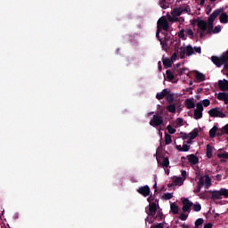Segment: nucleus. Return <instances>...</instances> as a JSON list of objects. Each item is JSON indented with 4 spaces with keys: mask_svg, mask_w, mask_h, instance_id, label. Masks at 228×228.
<instances>
[{
    "mask_svg": "<svg viewBox=\"0 0 228 228\" xmlns=\"http://www.w3.org/2000/svg\"><path fill=\"white\" fill-rule=\"evenodd\" d=\"M192 206H193V208H192L193 211L199 212V211H200L202 209V207L199 203L198 204H194Z\"/></svg>",
    "mask_w": 228,
    "mask_h": 228,
    "instance_id": "nucleus-44",
    "label": "nucleus"
},
{
    "mask_svg": "<svg viewBox=\"0 0 228 228\" xmlns=\"http://www.w3.org/2000/svg\"><path fill=\"white\" fill-rule=\"evenodd\" d=\"M181 138H183V140H188V138H190V135H188V134H186L184 132H182Z\"/></svg>",
    "mask_w": 228,
    "mask_h": 228,
    "instance_id": "nucleus-49",
    "label": "nucleus"
},
{
    "mask_svg": "<svg viewBox=\"0 0 228 228\" xmlns=\"http://www.w3.org/2000/svg\"><path fill=\"white\" fill-rule=\"evenodd\" d=\"M218 86L222 92H225L226 90L228 91V80L227 79L219 80Z\"/></svg>",
    "mask_w": 228,
    "mask_h": 228,
    "instance_id": "nucleus-14",
    "label": "nucleus"
},
{
    "mask_svg": "<svg viewBox=\"0 0 228 228\" xmlns=\"http://www.w3.org/2000/svg\"><path fill=\"white\" fill-rule=\"evenodd\" d=\"M204 228H213V224L208 223L204 225Z\"/></svg>",
    "mask_w": 228,
    "mask_h": 228,
    "instance_id": "nucleus-61",
    "label": "nucleus"
},
{
    "mask_svg": "<svg viewBox=\"0 0 228 228\" xmlns=\"http://www.w3.org/2000/svg\"><path fill=\"white\" fill-rule=\"evenodd\" d=\"M185 107L187 108V110H193V108H195V102H193V100L191 99H186L185 100Z\"/></svg>",
    "mask_w": 228,
    "mask_h": 228,
    "instance_id": "nucleus-19",
    "label": "nucleus"
},
{
    "mask_svg": "<svg viewBox=\"0 0 228 228\" xmlns=\"http://www.w3.org/2000/svg\"><path fill=\"white\" fill-rule=\"evenodd\" d=\"M185 34L187 35V37H189V38H191V40H193L195 38V35L193 34V30L191 28H187L185 30Z\"/></svg>",
    "mask_w": 228,
    "mask_h": 228,
    "instance_id": "nucleus-31",
    "label": "nucleus"
},
{
    "mask_svg": "<svg viewBox=\"0 0 228 228\" xmlns=\"http://www.w3.org/2000/svg\"><path fill=\"white\" fill-rule=\"evenodd\" d=\"M162 167H164L165 168H168V166L170 165V160L168 159L167 157L163 159V161L161 163Z\"/></svg>",
    "mask_w": 228,
    "mask_h": 228,
    "instance_id": "nucleus-35",
    "label": "nucleus"
},
{
    "mask_svg": "<svg viewBox=\"0 0 228 228\" xmlns=\"http://www.w3.org/2000/svg\"><path fill=\"white\" fill-rule=\"evenodd\" d=\"M190 140H195L199 136V128H194L190 134Z\"/></svg>",
    "mask_w": 228,
    "mask_h": 228,
    "instance_id": "nucleus-24",
    "label": "nucleus"
},
{
    "mask_svg": "<svg viewBox=\"0 0 228 228\" xmlns=\"http://www.w3.org/2000/svg\"><path fill=\"white\" fill-rule=\"evenodd\" d=\"M194 51L195 53H198V54H200V53H202V49L200 48V46L194 47Z\"/></svg>",
    "mask_w": 228,
    "mask_h": 228,
    "instance_id": "nucleus-55",
    "label": "nucleus"
},
{
    "mask_svg": "<svg viewBox=\"0 0 228 228\" xmlns=\"http://www.w3.org/2000/svg\"><path fill=\"white\" fill-rule=\"evenodd\" d=\"M173 198H174V195H172V193H170V192H167L163 196L164 200H170Z\"/></svg>",
    "mask_w": 228,
    "mask_h": 228,
    "instance_id": "nucleus-41",
    "label": "nucleus"
},
{
    "mask_svg": "<svg viewBox=\"0 0 228 228\" xmlns=\"http://www.w3.org/2000/svg\"><path fill=\"white\" fill-rule=\"evenodd\" d=\"M151 228H163V224L159 223L151 226Z\"/></svg>",
    "mask_w": 228,
    "mask_h": 228,
    "instance_id": "nucleus-54",
    "label": "nucleus"
},
{
    "mask_svg": "<svg viewBox=\"0 0 228 228\" xmlns=\"http://www.w3.org/2000/svg\"><path fill=\"white\" fill-rule=\"evenodd\" d=\"M178 53L180 54L181 60H184V58H186V47H180L178 49Z\"/></svg>",
    "mask_w": 228,
    "mask_h": 228,
    "instance_id": "nucleus-26",
    "label": "nucleus"
},
{
    "mask_svg": "<svg viewBox=\"0 0 228 228\" xmlns=\"http://www.w3.org/2000/svg\"><path fill=\"white\" fill-rule=\"evenodd\" d=\"M172 62L173 61L168 58H166V59L163 58L162 59V63H163V65L166 69H170V67H172Z\"/></svg>",
    "mask_w": 228,
    "mask_h": 228,
    "instance_id": "nucleus-23",
    "label": "nucleus"
},
{
    "mask_svg": "<svg viewBox=\"0 0 228 228\" xmlns=\"http://www.w3.org/2000/svg\"><path fill=\"white\" fill-rule=\"evenodd\" d=\"M203 186H205V190H209V188H211V177H209L208 175L199 178L198 185L196 189H194L193 192L200 193V190H202Z\"/></svg>",
    "mask_w": 228,
    "mask_h": 228,
    "instance_id": "nucleus-1",
    "label": "nucleus"
},
{
    "mask_svg": "<svg viewBox=\"0 0 228 228\" xmlns=\"http://www.w3.org/2000/svg\"><path fill=\"white\" fill-rule=\"evenodd\" d=\"M224 69L228 70V61L223 62Z\"/></svg>",
    "mask_w": 228,
    "mask_h": 228,
    "instance_id": "nucleus-60",
    "label": "nucleus"
},
{
    "mask_svg": "<svg viewBox=\"0 0 228 228\" xmlns=\"http://www.w3.org/2000/svg\"><path fill=\"white\" fill-rule=\"evenodd\" d=\"M186 70H188L187 68H183V69H177V72H178L179 76H183V74H184V72H186Z\"/></svg>",
    "mask_w": 228,
    "mask_h": 228,
    "instance_id": "nucleus-48",
    "label": "nucleus"
},
{
    "mask_svg": "<svg viewBox=\"0 0 228 228\" xmlns=\"http://www.w3.org/2000/svg\"><path fill=\"white\" fill-rule=\"evenodd\" d=\"M167 20H169V22H174V16H171L170 14L167 15Z\"/></svg>",
    "mask_w": 228,
    "mask_h": 228,
    "instance_id": "nucleus-56",
    "label": "nucleus"
},
{
    "mask_svg": "<svg viewBox=\"0 0 228 228\" xmlns=\"http://www.w3.org/2000/svg\"><path fill=\"white\" fill-rule=\"evenodd\" d=\"M202 224H204V219L199 218L195 222V227L196 228H202Z\"/></svg>",
    "mask_w": 228,
    "mask_h": 228,
    "instance_id": "nucleus-36",
    "label": "nucleus"
},
{
    "mask_svg": "<svg viewBox=\"0 0 228 228\" xmlns=\"http://www.w3.org/2000/svg\"><path fill=\"white\" fill-rule=\"evenodd\" d=\"M137 192L142 195V197H149V195H151V187H149V185L139 187Z\"/></svg>",
    "mask_w": 228,
    "mask_h": 228,
    "instance_id": "nucleus-10",
    "label": "nucleus"
},
{
    "mask_svg": "<svg viewBox=\"0 0 228 228\" xmlns=\"http://www.w3.org/2000/svg\"><path fill=\"white\" fill-rule=\"evenodd\" d=\"M224 104H228V96L224 100Z\"/></svg>",
    "mask_w": 228,
    "mask_h": 228,
    "instance_id": "nucleus-64",
    "label": "nucleus"
},
{
    "mask_svg": "<svg viewBox=\"0 0 228 228\" xmlns=\"http://www.w3.org/2000/svg\"><path fill=\"white\" fill-rule=\"evenodd\" d=\"M204 111V106L198 102L196 104V109L194 110V118L195 120H200L202 118V112Z\"/></svg>",
    "mask_w": 228,
    "mask_h": 228,
    "instance_id": "nucleus-9",
    "label": "nucleus"
},
{
    "mask_svg": "<svg viewBox=\"0 0 228 228\" xmlns=\"http://www.w3.org/2000/svg\"><path fill=\"white\" fill-rule=\"evenodd\" d=\"M219 20L221 24H227L228 23V15L226 12H222L220 13Z\"/></svg>",
    "mask_w": 228,
    "mask_h": 228,
    "instance_id": "nucleus-20",
    "label": "nucleus"
},
{
    "mask_svg": "<svg viewBox=\"0 0 228 228\" xmlns=\"http://www.w3.org/2000/svg\"><path fill=\"white\" fill-rule=\"evenodd\" d=\"M226 97H228L226 93H219L217 95L218 101H224Z\"/></svg>",
    "mask_w": 228,
    "mask_h": 228,
    "instance_id": "nucleus-39",
    "label": "nucleus"
},
{
    "mask_svg": "<svg viewBox=\"0 0 228 228\" xmlns=\"http://www.w3.org/2000/svg\"><path fill=\"white\" fill-rule=\"evenodd\" d=\"M190 151V145L183 144L182 148L179 149V152H188Z\"/></svg>",
    "mask_w": 228,
    "mask_h": 228,
    "instance_id": "nucleus-40",
    "label": "nucleus"
},
{
    "mask_svg": "<svg viewBox=\"0 0 228 228\" xmlns=\"http://www.w3.org/2000/svg\"><path fill=\"white\" fill-rule=\"evenodd\" d=\"M209 193H212V200H220L222 199L220 191H209Z\"/></svg>",
    "mask_w": 228,
    "mask_h": 228,
    "instance_id": "nucleus-16",
    "label": "nucleus"
},
{
    "mask_svg": "<svg viewBox=\"0 0 228 228\" xmlns=\"http://www.w3.org/2000/svg\"><path fill=\"white\" fill-rule=\"evenodd\" d=\"M167 129L169 134H175V133L176 131L175 128L172 127L170 125L167 126Z\"/></svg>",
    "mask_w": 228,
    "mask_h": 228,
    "instance_id": "nucleus-45",
    "label": "nucleus"
},
{
    "mask_svg": "<svg viewBox=\"0 0 228 228\" xmlns=\"http://www.w3.org/2000/svg\"><path fill=\"white\" fill-rule=\"evenodd\" d=\"M163 110H160L159 114L153 115L152 118L150 121V126L152 127H159V126H162L163 120Z\"/></svg>",
    "mask_w": 228,
    "mask_h": 228,
    "instance_id": "nucleus-5",
    "label": "nucleus"
},
{
    "mask_svg": "<svg viewBox=\"0 0 228 228\" xmlns=\"http://www.w3.org/2000/svg\"><path fill=\"white\" fill-rule=\"evenodd\" d=\"M199 33H200V38H204V37H206V33H204V31L198 30L197 35H199Z\"/></svg>",
    "mask_w": 228,
    "mask_h": 228,
    "instance_id": "nucleus-53",
    "label": "nucleus"
},
{
    "mask_svg": "<svg viewBox=\"0 0 228 228\" xmlns=\"http://www.w3.org/2000/svg\"><path fill=\"white\" fill-rule=\"evenodd\" d=\"M209 117H212V118H225L227 117L225 113L219 110L218 108H213L208 110Z\"/></svg>",
    "mask_w": 228,
    "mask_h": 228,
    "instance_id": "nucleus-7",
    "label": "nucleus"
},
{
    "mask_svg": "<svg viewBox=\"0 0 228 228\" xmlns=\"http://www.w3.org/2000/svg\"><path fill=\"white\" fill-rule=\"evenodd\" d=\"M195 78L197 79V81H199L200 83L202 82V81H206V75L199 72V71H196L195 72Z\"/></svg>",
    "mask_w": 228,
    "mask_h": 228,
    "instance_id": "nucleus-21",
    "label": "nucleus"
},
{
    "mask_svg": "<svg viewBox=\"0 0 228 228\" xmlns=\"http://www.w3.org/2000/svg\"><path fill=\"white\" fill-rule=\"evenodd\" d=\"M183 13H188V15L191 13V9L190 8V5L188 4L180 5L179 7H175L171 12L173 17H181Z\"/></svg>",
    "mask_w": 228,
    "mask_h": 228,
    "instance_id": "nucleus-3",
    "label": "nucleus"
},
{
    "mask_svg": "<svg viewBox=\"0 0 228 228\" xmlns=\"http://www.w3.org/2000/svg\"><path fill=\"white\" fill-rule=\"evenodd\" d=\"M198 28L201 29L202 31L208 30V22L204 20H197Z\"/></svg>",
    "mask_w": 228,
    "mask_h": 228,
    "instance_id": "nucleus-15",
    "label": "nucleus"
},
{
    "mask_svg": "<svg viewBox=\"0 0 228 228\" xmlns=\"http://www.w3.org/2000/svg\"><path fill=\"white\" fill-rule=\"evenodd\" d=\"M220 31H222V26L220 25L215 27V28L213 29L214 34L220 33Z\"/></svg>",
    "mask_w": 228,
    "mask_h": 228,
    "instance_id": "nucleus-47",
    "label": "nucleus"
},
{
    "mask_svg": "<svg viewBox=\"0 0 228 228\" xmlns=\"http://www.w3.org/2000/svg\"><path fill=\"white\" fill-rule=\"evenodd\" d=\"M167 110L169 113H175V104L169 103V105L167 106Z\"/></svg>",
    "mask_w": 228,
    "mask_h": 228,
    "instance_id": "nucleus-32",
    "label": "nucleus"
},
{
    "mask_svg": "<svg viewBox=\"0 0 228 228\" xmlns=\"http://www.w3.org/2000/svg\"><path fill=\"white\" fill-rule=\"evenodd\" d=\"M157 216H159V218H160V220H163V212L158 211Z\"/></svg>",
    "mask_w": 228,
    "mask_h": 228,
    "instance_id": "nucleus-59",
    "label": "nucleus"
},
{
    "mask_svg": "<svg viewBox=\"0 0 228 228\" xmlns=\"http://www.w3.org/2000/svg\"><path fill=\"white\" fill-rule=\"evenodd\" d=\"M183 122H184V119H183V118H176L177 126H183Z\"/></svg>",
    "mask_w": 228,
    "mask_h": 228,
    "instance_id": "nucleus-51",
    "label": "nucleus"
},
{
    "mask_svg": "<svg viewBox=\"0 0 228 228\" xmlns=\"http://www.w3.org/2000/svg\"><path fill=\"white\" fill-rule=\"evenodd\" d=\"M171 60H172V61H175V60H177V53H173Z\"/></svg>",
    "mask_w": 228,
    "mask_h": 228,
    "instance_id": "nucleus-57",
    "label": "nucleus"
},
{
    "mask_svg": "<svg viewBox=\"0 0 228 228\" xmlns=\"http://www.w3.org/2000/svg\"><path fill=\"white\" fill-rule=\"evenodd\" d=\"M166 74H167V77L169 81H172L173 79L175 78V76H174V73H172V71L170 69H167L166 71Z\"/></svg>",
    "mask_w": 228,
    "mask_h": 228,
    "instance_id": "nucleus-33",
    "label": "nucleus"
},
{
    "mask_svg": "<svg viewBox=\"0 0 228 228\" xmlns=\"http://www.w3.org/2000/svg\"><path fill=\"white\" fill-rule=\"evenodd\" d=\"M186 170H183L182 171V176H183V181H185V179H186Z\"/></svg>",
    "mask_w": 228,
    "mask_h": 228,
    "instance_id": "nucleus-62",
    "label": "nucleus"
},
{
    "mask_svg": "<svg viewBox=\"0 0 228 228\" xmlns=\"http://www.w3.org/2000/svg\"><path fill=\"white\" fill-rule=\"evenodd\" d=\"M201 104H203V106L205 108H208V106H209V104H211V101H209V99H205V100L202 101Z\"/></svg>",
    "mask_w": 228,
    "mask_h": 228,
    "instance_id": "nucleus-46",
    "label": "nucleus"
},
{
    "mask_svg": "<svg viewBox=\"0 0 228 228\" xmlns=\"http://www.w3.org/2000/svg\"><path fill=\"white\" fill-rule=\"evenodd\" d=\"M224 134H225L224 128H217L216 136H218L220 138V137L224 136Z\"/></svg>",
    "mask_w": 228,
    "mask_h": 228,
    "instance_id": "nucleus-42",
    "label": "nucleus"
},
{
    "mask_svg": "<svg viewBox=\"0 0 228 228\" xmlns=\"http://www.w3.org/2000/svg\"><path fill=\"white\" fill-rule=\"evenodd\" d=\"M162 35H164V39L161 38V37H159H159H157V38L160 42L162 49H167L168 42H170L172 37H170V35H168V33H167V32H162Z\"/></svg>",
    "mask_w": 228,
    "mask_h": 228,
    "instance_id": "nucleus-8",
    "label": "nucleus"
},
{
    "mask_svg": "<svg viewBox=\"0 0 228 228\" xmlns=\"http://www.w3.org/2000/svg\"><path fill=\"white\" fill-rule=\"evenodd\" d=\"M207 158H208V159L213 158V146H211V144L207 145Z\"/></svg>",
    "mask_w": 228,
    "mask_h": 228,
    "instance_id": "nucleus-27",
    "label": "nucleus"
},
{
    "mask_svg": "<svg viewBox=\"0 0 228 228\" xmlns=\"http://www.w3.org/2000/svg\"><path fill=\"white\" fill-rule=\"evenodd\" d=\"M166 100L168 102V104H172V102H174V94H168L166 96Z\"/></svg>",
    "mask_w": 228,
    "mask_h": 228,
    "instance_id": "nucleus-34",
    "label": "nucleus"
},
{
    "mask_svg": "<svg viewBox=\"0 0 228 228\" xmlns=\"http://www.w3.org/2000/svg\"><path fill=\"white\" fill-rule=\"evenodd\" d=\"M222 58L224 61V63H225V61H228V50L226 51L225 55H224Z\"/></svg>",
    "mask_w": 228,
    "mask_h": 228,
    "instance_id": "nucleus-58",
    "label": "nucleus"
},
{
    "mask_svg": "<svg viewBox=\"0 0 228 228\" xmlns=\"http://www.w3.org/2000/svg\"><path fill=\"white\" fill-rule=\"evenodd\" d=\"M217 158H219L220 159H228V152L224 151L223 153H218Z\"/></svg>",
    "mask_w": 228,
    "mask_h": 228,
    "instance_id": "nucleus-38",
    "label": "nucleus"
},
{
    "mask_svg": "<svg viewBox=\"0 0 228 228\" xmlns=\"http://www.w3.org/2000/svg\"><path fill=\"white\" fill-rule=\"evenodd\" d=\"M168 94H170V90L168 88L163 89L162 92L157 93L156 99H158V101H161L162 99H165Z\"/></svg>",
    "mask_w": 228,
    "mask_h": 228,
    "instance_id": "nucleus-13",
    "label": "nucleus"
},
{
    "mask_svg": "<svg viewBox=\"0 0 228 228\" xmlns=\"http://www.w3.org/2000/svg\"><path fill=\"white\" fill-rule=\"evenodd\" d=\"M159 4L163 10H167L170 6V4L167 0H159Z\"/></svg>",
    "mask_w": 228,
    "mask_h": 228,
    "instance_id": "nucleus-28",
    "label": "nucleus"
},
{
    "mask_svg": "<svg viewBox=\"0 0 228 228\" xmlns=\"http://www.w3.org/2000/svg\"><path fill=\"white\" fill-rule=\"evenodd\" d=\"M170 29V24L168 23V20L166 17H161L159 19L157 22V32L156 37L157 38H159V33L161 31H168Z\"/></svg>",
    "mask_w": 228,
    "mask_h": 228,
    "instance_id": "nucleus-2",
    "label": "nucleus"
},
{
    "mask_svg": "<svg viewBox=\"0 0 228 228\" xmlns=\"http://www.w3.org/2000/svg\"><path fill=\"white\" fill-rule=\"evenodd\" d=\"M184 28L181 29L178 33L179 38H182L183 40H186L185 35H184Z\"/></svg>",
    "mask_w": 228,
    "mask_h": 228,
    "instance_id": "nucleus-43",
    "label": "nucleus"
},
{
    "mask_svg": "<svg viewBox=\"0 0 228 228\" xmlns=\"http://www.w3.org/2000/svg\"><path fill=\"white\" fill-rule=\"evenodd\" d=\"M221 197H224V199H228V190L222 188L220 191Z\"/></svg>",
    "mask_w": 228,
    "mask_h": 228,
    "instance_id": "nucleus-37",
    "label": "nucleus"
},
{
    "mask_svg": "<svg viewBox=\"0 0 228 228\" xmlns=\"http://www.w3.org/2000/svg\"><path fill=\"white\" fill-rule=\"evenodd\" d=\"M222 12H224V9H216L213 12V13L210 14V16L208 17V23L207 24V29H213V22H215V20L216 19V17H218V15H220V13H222Z\"/></svg>",
    "mask_w": 228,
    "mask_h": 228,
    "instance_id": "nucleus-6",
    "label": "nucleus"
},
{
    "mask_svg": "<svg viewBox=\"0 0 228 228\" xmlns=\"http://www.w3.org/2000/svg\"><path fill=\"white\" fill-rule=\"evenodd\" d=\"M172 143V135L166 133L165 134V145H170Z\"/></svg>",
    "mask_w": 228,
    "mask_h": 228,
    "instance_id": "nucleus-30",
    "label": "nucleus"
},
{
    "mask_svg": "<svg viewBox=\"0 0 228 228\" xmlns=\"http://www.w3.org/2000/svg\"><path fill=\"white\" fill-rule=\"evenodd\" d=\"M170 208L173 215H177L179 213V206H177V204L173 203Z\"/></svg>",
    "mask_w": 228,
    "mask_h": 228,
    "instance_id": "nucleus-29",
    "label": "nucleus"
},
{
    "mask_svg": "<svg viewBox=\"0 0 228 228\" xmlns=\"http://www.w3.org/2000/svg\"><path fill=\"white\" fill-rule=\"evenodd\" d=\"M194 50H193V46L192 45H188L186 47H185V53H186V56H191L192 54H194Z\"/></svg>",
    "mask_w": 228,
    "mask_h": 228,
    "instance_id": "nucleus-25",
    "label": "nucleus"
},
{
    "mask_svg": "<svg viewBox=\"0 0 228 228\" xmlns=\"http://www.w3.org/2000/svg\"><path fill=\"white\" fill-rule=\"evenodd\" d=\"M187 158L191 165H197L199 163V157L195 156V154L188 155Z\"/></svg>",
    "mask_w": 228,
    "mask_h": 228,
    "instance_id": "nucleus-17",
    "label": "nucleus"
},
{
    "mask_svg": "<svg viewBox=\"0 0 228 228\" xmlns=\"http://www.w3.org/2000/svg\"><path fill=\"white\" fill-rule=\"evenodd\" d=\"M180 220H186L188 218V215L184 214V213H182L179 216Z\"/></svg>",
    "mask_w": 228,
    "mask_h": 228,
    "instance_id": "nucleus-52",
    "label": "nucleus"
},
{
    "mask_svg": "<svg viewBox=\"0 0 228 228\" xmlns=\"http://www.w3.org/2000/svg\"><path fill=\"white\" fill-rule=\"evenodd\" d=\"M212 62L214 65H216V67L220 68L224 63H225V61L221 57L217 56H212L211 57Z\"/></svg>",
    "mask_w": 228,
    "mask_h": 228,
    "instance_id": "nucleus-12",
    "label": "nucleus"
},
{
    "mask_svg": "<svg viewBox=\"0 0 228 228\" xmlns=\"http://www.w3.org/2000/svg\"><path fill=\"white\" fill-rule=\"evenodd\" d=\"M183 213L190 212V208L193 206V202L190 201L188 198L184 199L183 201Z\"/></svg>",
    "mask_w": 228,
    "mask_h": 228,
    "instance_id": "nucleus-11",
    "label": "nucleus"
},
{
    "mask_svg": "<svg viewBox=\"0 0 228 228\" xmlns=\"http://www.w3.org/2000/svg\"><path fill=\"white\" fill-rule=\"evenodd\" d=\"M173 182L175 183V186H183V184H184V180L181 176H174Z\"/></svg>",
    "mask_w": 228,
    "mask_h": 228,
    "instance_id": "nucleus-18",
    "label": "nucleus"
},
{
    "mask_svg": "<svg viewBox=\"0 0 228 228\" xmlns=\"http://www.w3.org/2000/svg\"><path fill=\"white\" fill-rule=\"evenodd\" d=\"M158 212V205L156 202H151L149 205V211H146L148 216L145 219V222H149V224H152L154 222L153 216H156V213Z\"/></svg>",
    "mask_w": 228,
    "mask_h": 228,
    "instance_id": "nucleus-4",
    "label": "nucleus"
},
{
    "mask_svg": "<svg viewBox=\"0 0 228 228\" xmlns=\"http://www.w3.org/2000/svg\"><path fill=\"white\" fill-rule=\"evenodd\" d=\"M173 186H175V183L174 181H173V183L167 184L168 188H173Z\"/></svg>",
    "mask_w": 228,
    "mask_h": 228,
    "instance_id": "nucleus-63",
    "label": "nucleus"
},
{
    "mask_svg": "<svg viewBox=\"0 0 228 228\" xmlns=\"http://www.w3.org/2000/svg\"><path fill=\"white\" fill-rule=\"evenodd\" d=\"M165 145H167V144H165V142L160 141V144L158 148V151H163V149H165Z\"/></svg>",
    "mask_w": 228,
    "mask_h": 228,
    "instance_id": "nucleus-50",
    "label": "nucleus"
},
{
    "mask_svg": "<svg viewBox=\"0 0 228 228\" xmlns=\"http://www.w3.org/2000/svg\"><path fill=\"white\" fill-rule=\"evenodd\" d=\"M218 131V126H214L208 132V134L210 138H216V133Z\"/></svg>",
    "mask_w": 228,
    "mask_h": 228,
    "instance_id": "nucleus-22",
    "label": "nucleus"
}]
</instances>
